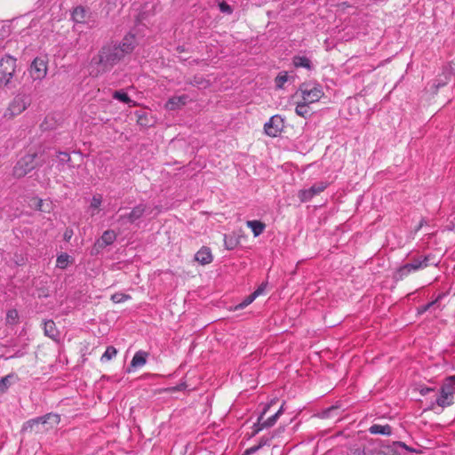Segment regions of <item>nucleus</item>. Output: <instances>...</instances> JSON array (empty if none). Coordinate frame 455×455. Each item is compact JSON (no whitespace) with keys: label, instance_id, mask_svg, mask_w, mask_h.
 Instances as JSON below:
<instances>
[{"label":"nucleus","instance_id":"nucleus-1","mask_svg":"<svg viewBox=\"0 0 455 455\" xmlns=\"http://www.w3.org/2000/svg\"><path fill=\"white\" fill-rule=\"evenodd\" d=\"M124 57L116 48V45H107L101 48L99 53L92 60V64L97 66L95 76L110 70Z\"/></svg>","mask_w":455,"mask_h":455},{"label":"nucleus","instance_id":"nucleus-2","mask_svg":"<svg viewBox=\"0 0 455 455\" xmlns=\"http://www.w3.org/2000/svg\"><path fill=\"white\" fill-rule=\"evenodd\" d=\"M60 421L58 414L48 413L43 417L30 419L27 421L22 430L29 433H44L56 427Z\"/></svg>","mask_w":455,"mask_h":455},{"label":"nucleus","instance_id":"nucleus-3","mask_svg":"<svg viewBox=\"0 0 455 455\" xmlns=\"http://www.w3.org/2000/svg\"><path fill=\"white\" fill-rule=\"evenodd\" d=\"M323 95L324 92L321 86L303 84L295 92L293 98H299L301 101L310 105L319 101Z\"/></svg>","mask_w":455,"mask_h":455},{"label":"nucleus","instance_id":"nucleus-4","mask_svg":"<svg viewBox=\"0 0 455 455\" xmlns=\"http://www.w3.org/2000/svg\"><path fill=\"white\" fill-rule=\"evenodd\" d=\"M30 106V100L25 94H17L8 104L4 117L12 120L22 114Z\"/></svg>","mask_w":455,"mask_h":455},{"label":"nucleus","instance_id":"nucleus-5","mask_svg":"<svg viewBox=\"0 0 455 455\" xmlns=\"http://www.w3.org/2000/svg\"><path fill=\"white\" fill-rule=\"evenodd\" d=\"M38 154L36 152L28 153L21 157L12 170V175L15 178H22L37 167L39 164L36 162Z\"/></svg>","mask_w":455,"mask_h":455},{"label":"nucleus","instance_id":"nucleus-6","mask_svg":"<svg viewBox=\"0 0 455 455\" xmlns=\"http://www.w3.org/2000/svg\"><path fill=\"white\" fill-rule=\"evenodd\" d=\"M16 70V60L11 56L0 59V88L7 85Z\"/></svg>","mask_w":455,"mask_h":455},{"label":"nucleus","instance_id":"nucleus-7","mask_svg":"<svg viewBox=\"0 0 455 455\" xmlns=\"http://www.w3.org/2000/svg\"><path fill=\"white\" fill-rule=\"evenodd\" d=\"M284 128V120L280 115H275L264 124L265 133L272 138L277 137Z\"/></svg>","mask_w":455,"mask_h":455},{"label":"nucleus","instance_id":"nucleus-8","mask_svg":"<svg viewBox=\"0 0 455 455\" xmlns=\"http://www.w3.org/2000/svg\"><path fill=\"white\" fill-rule=\"evenodd\" d=\"M427 267V258L423 259H415L411 263L402 266L396 272L397 279L403 280L409 276L412 272Z\"/></svg>","mask_w":455,"mask_h":455},{"label":"nucleus","instance_id":"nucleus-9","mask_svg":"<svg viewBox=\"0 0 455 455\" xmlns=\"http://www.w3.org/2000/svg\"><path fill=\"white\" fill-rule=\"evenodd\" d=\"M28 71L33 80H42L47 74V61L40 57L35 58Z\"/></svg>","mask_w":455,"mask_h":455},{"label":"nucleus","instance_id":"nucleus-10","mask_svg":"<svg viewBox=\"0 0 455 455\" xmlns=\"http://www.w3.org/2000/svg\"><path fill=\"white\" fill-rule=\"evenodd\" d=\"M327 188L326 182H319L314 184L308 189H301L298 193V197L299 198L301 203H306L310 201L314 196L319 195Z\"/></svg>","mask_w":455,"mask_h":455},{"label":"nucleus","instance_id":"nucleus-11","mask_svg":"<svg viewBox=\"0 0 455 455\" xmlns=\"http://www.w3.org/2000/svg\"><path fill=\"white\" fill-rule=\"evenodd\" d=\"M146 210L147 206L143 204H140L133 207L129 213L120 215L118 218V222L122 224L125 223L126 221L129 223H133L143 216Z\"/></svg>","mask_w":455,"mask_h":455},{"label":"nucleus","instance_id":"nucleus-12","mask_svg":"<svg viewBox=\"0 0 455 455\" xmlns=\"http://www.w3.org/2000/svg\"><path fill=\"white\" fill-rule=\"evenodd\" d=\"M136 38L134 35H126L122 43L119 45H116V48L120 52V54L124 58L125 55L130 54L135 48Z\"/></svg>","mask_w":455,"mask_h":455},{"label":"nucleus","instance_id":"nucleus-13","mask_svg":"<svg viewBox=\"0 0 455 455\" xmlns=\"http://www.w3.org/2000/svg\"><path fill=\"white\" fill-rule=\"evenodd\" d=\"M436 403L443 408L453 403V389L451 386L442 387L440 395L436 398Z\"/></svg>","mask_w":455,"mask_h":455},{"label":"nucleus","instance_id":"nucleus-14","mask_svg":"<svg viewBox=\"0 0 455 455\" xmlns=\"http://www.w3.org/2000/svg\"><path fill=\"white\" fill-rule=\"evenodd\" d=\"M270 405L271 404L267 405L264 409L262 414L259 418L258 424L260 426L259 429H263V428L270 427L274 426L275 423L276 422L277 419L279 418V416L283 411V403L281 405V407L279 408V410L275 414L268 417L267 419H264V415L266 414V412H267V409L270 407Z\"/></svg>","mask_w":455,"mask_h":455},{"label":"nucleus","instance_id":"nucleus-15","mask_svg":"<svg viewBox=\"0 0 455 455\" xmlns=\"http://www.w3.org/2000/svg\"><path fill=\"white\" fill-rule=\"evenodd\" d=\"M188 96H174L170 98L164 105L165 109L167 110H176L180 109L187 104Z\"/></svg>","mask_w":455,"mask_h":455},{"label":"nucleus","instance_id":"nucleus-16","mask_svg":"<svg viewBox=\"0 0 455 455\" xmlns=\"http://www.w3.org/2000/svg\"><path fill=\"white\" fill-rule=\"evenodd\" d=\"M195 259L201 265H208L212 262L213 256L209 247L203 246L195 255Z\"/></svg>","mask_w":455,"mask_h":455},{"label":"nucleus","instance_id":"nucleus-17","mask_svg":"<svg viewBox=\"0 0 455 455\" xmlns=\"http://www.w3.org/2000/svg\"><path fill=\"white\" fill-rule=\"evenodd\" d=\"M148 357V353L146 351L140 350L136 352L131 361L130 369L128 371L130 372L132 371L131 369H136L144 366L147 363Z\"/></svg>","mask_w":455,"mask_h":455},{"label":"nucleus","instance_id":"nucleus-18","mask_svg":"<svg viewBox=\"0 0 455 455\" xmlns=\"http://www.w3.org/2000/svg\"><path fill=\"white\" fill-rule=\"evenodd\" d=\"M369 432L371 435H390L392 433V428L389 425L374 424L370 427Z\"/></svg>","mask_w":455,"mask_h":455},{"label":"nucleus","instance_id":"nucleus-19","mask_svg":"<svg viewBox=\"0 0 455 455\" xmlns=\"http://www.w3.org/2000/svg\"><path fill=\"white\" fill-rule=\"evenodd\" d=\"M116 239V234L113 230L105 231L100 239L98 241L100 246H107L112 244Z\"/></svg>","mask_w":455,"mask_h":455},{"label":"nucleus","instance_id":"nucleus-20","mask_svg":"<svg viewBox=\"0 0 455 455\" xmlns=\"http://www.w3.org/2000/svg\"><path fill=\"white\" fill-rule=\"evenodd\" d=\"M71 17L75 22L84 23L87 17V12L84 7L77 6L73 10Z\"/></svg>","mask_w":455,"mask_h":455},{"label":"nucleus","instance_id":"nucleus-21","mask_svg":"<svg viewBox=\"0 0 455 455\" xmlns=\"http://www.w3.org/2000/svg\"><path fill=\"white\" fill-rule=\"evenodd\" d=\"M295 113L304 118H307L311 116V109L309 108V104L304 103L301 100L297 101V105L295 108Z\"/></svg>","mask_w":455,"mask_h":455},{"label":"nucleus","instance_id":"nucleus-22","mask_svg":"<svg viewBox=\"0 0 455 455\" xmlns=\"http://www.w3.org/2000/svg\"><path fill=\"white\" fill-rule=\"evenodd\" d=\"M246 225L251 229L254 236H259L262 234L266 228V225L259 220H249Z\"/></svg>","mask_w":455,"mask_h":455},{"label":"nucleus","instance_id":"nucleus-23","mask_svg":"<svg viewBox=\"0 0 455 455\" xmlns=\"http://www.w3.org/2000/svg\"><path fill=\"white\" fill-rule=\"evenodd\" d=\"M449 79L450 78H449V76L447 75H445L443 78L438 79L436 82L433 83L430 85V87L428 89V92L432 96L437 94L439 88L445 86L448 84Z\"/></svg>","mask_w":455,"mask_h":455},{"label":"nucleus","instance_id":"nucleus-24","mask_svg":"<svg viewBox=\"0 0 455 455\" xmlns=\"http://www.w3.org/2000/svg\"><path fill=\"white\" fill-rule=\"evenodd\" d=\"M44 334L52 339L55 338L58 334L55 323L52 320L45 321L44 323Z\"/></svg>","mask_w":455,"mask_h":455},{"label":"nucleus","instance_id":"nucleus-25","mask_svg":"<svg viewBox=\"0 0 455 455\" xmlns=\"http://www.w3.org/2000/svg\"><path fill=\"white\" fill-rule=\"evenodd\" d=\"M70 262H71L70 256L67 253H62L57 257L56 267L60 269H65L68 267V266Z\"/></svg>","mask_w":455,"mask_h":455},{"label":"nucleus","instance_id":"nucleus-26","mask_svg":"<svg viewBox=\"0 0 455 455\" xmlns=\"http://www.w3.org/2000/svg\"><path fill=\"white\" fill-rule=\"evenodd\" d=\"M113 98L127 104L132 102V106H136V102L132 101L128 94L123 91L114 92Z\"/></svg>","mask_w":455,"mask_h":455},{"label":"nucleus","instance_id":"nucleus-27","mask_svg":"<svg viewBox=\"0 0 455 455\" xmlns=\"http://www.w3.org/2000/svg\"><path fill=\"white\" fill-rule=\"evenodd\" d=\"M117 354V350L116 349V347L110 346V347H108L106 351L104 352V354L102 355L100 360L102 362L104 361H109L111 360L112 358H114Z\"/></svg>","mask_w":455,"mask_h":455},{"label":"nucleus","instance_id":"nucleus-28","mask_svg":"<svg viewBox=\"0 0 455 455\" xmlns=\"http://www.w3.org/2000/svg\"><path fill=\"white\" fill-rule=\"evenodd\" d=\"M131 299H132V297L129 294H125V293H122V292H116L111 296V300L116 304L125 302Z\"/></svg>","mask_w":455,"mask_h":455},{"label":"nucleus","instance_id":"nucleus-29","mask_svg":"<svg viewBox=\"0 0 455 455\" xmlns=\"http://www.w3.org/2000/svg\"><path fill=\"white\" fill-rule=\"evenodd\" d=\"M293 63L296 67H302L307 68H310V60L306 57H294Z\"/></svg>","mask_w":455,"mask_h":455},{"label":"nucleus","instance_id":"nucleus-30","mask_svg":"<svg viewBox=\"0 0 455 455\" xmlns=\"http://www.w3.org/2000/svg\"><path fill=\"white\" fill-rule=\"evenodd\" d=\"M19 315L16 309H11L6 314V322L9 324H15L18 322Z\"/></svg>","mask_w":455,"mask_h":455},{"label":"nucleus","instance_id":"nucleus-31","mask_svg":"<svg viewBox=\"0 0 455 455\" xmlns=\"http://www.w3.org/2000/svg\"><path fill=\"white\" fill-rule=\"evenodd\" d=\"M102 203V196L100 194L94 195L92 198L90 207L94 210H100Z\"/></svg>","mask_w":455,"mask_h":455},{"label":"nucleus","instance_id":"nucleus-32","mask_svg":"<svg viewBox=\"0 0 455 455\" xmlns=\"http://www.w3.org/2000/svg\"><path fill=\"white\" fill-rule=\"evenodd\" d=\"M255 299L254 297H252L251 294H250L248 297H246L241 303H239L238 305H236L235 307H234V310H239V309H243L244 307H246L247 306H249L251 303L253 302V300Z\"/></svg>","mask_w":455,"mask_h":455},{"label":"nucleus","instance_id":"nucleus-33","mask_svg":"<svg viewBox=\"0 0 455 455\" xmlns=\"http://www.w3.org/2000/svg\"><path fill=\"white\" fill-rule=\"evenodd\" d=\"M287 79H288V76H287L286 72L280 73L275 77V80L276 87L282 88L283 86V84L286 83Z\"/></svg>","mask_w":455,"mask_h":455},{"label":"nucleus","instance_id":"nucleus-34","mask_svg":"<svg viewBox=\"0 0 455 455\" xmlns=\"http://www.w3.org/2000/svg\"><path fill=\"white\" fill-rule=\"evenodd\" d=\"M12 375H7L0 379V393H4L10 385V379Z\"/></svg>","mask_w":455,"mask_h":455},{"label":"nucleus","instance_id":"nucleus-35","mask_svg":"<svg viewBox=\"0 0 455 455\" xmlns=\"http://www.w3.org/2000/svg\"><path fill=\"white\" fill-rule=\"evenodd\" d=\"M36 209L41 212H50L49 204H47V207H44V201L40 198H36Z\"/></svg>","mask_w":455,"mask_h":455},{"label":"nucleus","instance_id":"nucleus-36","mask_svg":"<svg viewBox=\"0 0 455 455\" xmlns=\"http://www.w3.org/2000/svg\"><path fill=\"white\" fill-rule=\"evenodd\" d=\"M266 286L267 284L266 283H261L252 293V297H254L255 299L258 298L259 296L262 295L265 291V289H266Z\"/></svg>","mask_w":455,"mask_h":455},{"label":"nucleus","instance_id":"nucleus-37","mask_svg":"<svg viewBox=\"0 0 455 455\" xmlns=\"http://www.w3.org/2000/svg\"><path fill=\"white\" fill-rule=\"evenodd\" d=\"M266 286L267 284L266 283H261L252 293V297H254L255 299L258 298L259 296L262 295L265 291V289H266Z\"/></svg>","mask_w":455,"mask_h":455},{"label":"nucleus","instance_id":"nucleus-38","mask_svg":"<svg viewBox=\"0 0 455 455\" xmlns=\"http://www.w3.org/2000/svg\"><path fill=\"white\" fill-rule=\"evenodd\" d=\"M219 7H220V10L222 12H227V13H231L232 12V9H231L230 5L228 4L226 2H221L219 4Z\"/></svg>","mask_w":455,"mask_h":455},{"label":"nucleus","instance_id":"nucleus-39","mask_svg":"<svg viewBox=\"0 0 455 455\" xmlns=\"http://www.w3.org/2000/svg\"><path fill=\"white\" fill-rule=\"evenodd\" d=\"M436 301H432V302H429L427 303V305H424L418 308V313L419 314H423L425 313L426 311H427L432 306H434L435 304Z\"/></svg>","mask_w":455,"mask_h":455},{"label":"nucleus","instance_id":"nucleus-40","mask_svg":"<svg viewBox=\"0 0 455 455\" xmlns=\"http://www.w3.org/2000/svg\"><path fill=\"white\" fill-rule=\"evenodd\" d=\"M185 387H186L185 384H180L176 387H170V388L166 389V391H168L170 393H173L176 391H181V390L185 389Z\"/></svg>","mask_w":455,"mask_h":455},{"label":"nucleus","instance_id":"nucleus-41","mask_svg":"<svg viewBox=\"0 0 455 455\" xmlns=\"http://www.w3.org/2000/svg\"><path fill=\"white\" fill-rule=\"evenodd\" d=\"M419 392L422 395H426L430 392H435V389L431 387H422Z\"/></svg>","mask_w":455,"mask_h":455},{"label":"nucleus","instance_id":"nucleus-42","mask_svg":"<svg viewBox=\"0 0 455 455\" xmlns=\"http://www.w3.org/2000/svg\"><path fill=\"white\" fill-rule=\"evenodd\" d=\"M225 243H226V247L227 249L228 250H232L235 245H236V242H234V241H230L229 243L227 241V239H225Z\"/></svg>","mask_w":455,"mask_h":455},{"label":"nucleus","instance_id":"nucleus-43","mask_svg":"<svg viewBox=\"0 0 455 455\" xmlns=\"http://www.w3.org/2000/svg\"><path fill=\"white\" fill-rule=\"evenodd\" d=\"M73 235V231L71 229H67L64 233L65 240L68 241Z\"/></svg>","mask_w":455,"mask_h":455},{"label":"nucleus","instance_id":"nucleus-44","mask_svg":"<svg viewBox=\"0 0 455 455\" xmlns=\"http://www.w3.org/2000/svg\"><path fill=\"white\" fill-rule=\"evenodd\" d=\"M60 156H61L62 157L60 158L61 161H66V162H68L70 161V156L67 153H63V152H60Z\"/></svg>","mask_w":455,"mask_h":455},{"label":"nucleus","instance_id":"nucleus-45","mask_svg":"<svg viewBox=\"0 0 455 455\" xmlns=\"http://www.w3.org/2000/svg\"><path fill=\"white\" fill-rule=\"evenodd\" d=\"M394 445H397V446H401V447H403L405 449H408V447L406 446L405 443H402V442H396L394 443Z\"/></svg>","mask_w":455,"mask_h":455},{"label":"nucleus","instance_id":"nucleus-46","mask_svg":"<svg viewBox=\"0 0 455 455\" xmlns=\"http://www.w3.org/2000/svg\"><path fill=\"white\" fill-rule=\"evenodd\" d=\"M256 450H258V447H253V448L248 449L245 451V455L250 454L251 452H253Z\"/></svg>","mask_w":455,"mask_h":455},{"label":"nucleus","instance_id":"nucleus-47","mask_svg":"<svg viewBox=\"0 0 455 455\" xmlns=\"http://www.w3.org/2000/svg\"><path fill=\"white\" fill-rule=\"evenodd\" d=\"M144 120H147V117L143 118L142 116H140L138 119V123L140 124H143Z\"/></svg>","mask_w":455,"mask_h":455},{"label":"nucleus","instance_id":"nucleus-48","mask_svg":"<svg viewBox=\"0 0 455 455\" xmlns=\"http://www.w3.org/2000/svg\"><path fill=\"white\" fill-rule=\"evenodd\" d=\"M144 120H147V117L143 118L142 116H140L138 119V123L140 124H143Z\"/></svg>","mask_w":455,"mask_h":455},{"label":"nucleus","instance_id":"nucleus-49","mask_svg":"<svg viewBox=\"0 0 455 455\" xmlns=\"http://www.w3.org/2000/svg\"><path fill=\"white\" fill-rule=\"evenodd\" d=\"M424 220H422L416 230H419L423 226Z\"/></svg>","mask_w":455,"mask_h":455},{"label":"nucleus","instance_id":"nucleus-50","mask_svg":"<svg viewBox=\"0 0 455 455\" xmlns=\"http://www.w3.org/2000/svg\"><path fill=\"white\" fill-rule=\"evenodd\" d=\"M452 226H453V228L455 229V224L454 223H452Z\"/></svg>","mask_w":455,"mask_h":455}]
</instances>
